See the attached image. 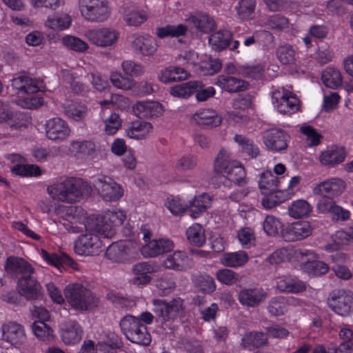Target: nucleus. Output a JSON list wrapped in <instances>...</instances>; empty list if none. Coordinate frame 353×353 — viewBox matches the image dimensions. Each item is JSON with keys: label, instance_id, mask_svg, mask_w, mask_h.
I'll use <instances>...</instances> for the list:
<instances>
[{"label": "nucleus", "instance_id": "obj_56", "mask_svg": "<svg viewBox=\"0 0 353 353\" xmlns=\"http://www.w3.org/2000/svg\"><path fill=\"white\" fill-rule=\"evenodd\" d=\"M74 252L80 256L98 255L103 250L101 244H74Z\"/></svg>", "mask_w": 353, "mask_h": 353}, {"label": "nucleus", "instance_id": "obj_49", "mask_svg": "<svg viewBox=\"0 0 353 353\" xmlns=\"http://www.w3.org/2000/svg\"><path fill=\"white\" fill-rule=\"evenodd\" d=\"M58 210L59 214L61 212L68 216V219H63V222L61 223L65 230L74 233L78 232L79 228L76 225V220L74 216L77 211V208L73 206L62 207L59 208Z\"/></svg>", "mask_w": 353, "mask_h": 353}, {"label": "nucleus", "instance_id": "obj_53", "mask_svg": "<svg viewBox=\"0 0 353 353\" xmlns=\"http://www.w3.org/2000/svg\"><path fill=\"white\" fill-rule=\"evenodd\" d=\"M70 150L76 154L91 156L95 152V145L92 141H73L71 143Z\"/></svg>", "mask_w": 353, "mask_h": 353}, {"label": "nucleus", "instance_id": "obj_26", "mask_svg": "<svg viewBox=\"0 0 353 353\" xmlns=\"http://www.w3.org/2000/svg\"><path fill=\"white\" fill-rule=\"evenodd\" d=\"M212 205V198L206 193L194 196V198L189 202L188 210L192 218L196 219L207 210Z\"/></svg>", "mask_w": 353, "mask_h": 353}, {"label": "nucleus", "instance_id": "obj_24", "mask_svg": "<svg viewBox=\"0 0 353 353\" xmlns=\"http://www.w3.org/2000/svg\"><path fill=\"white\" fill-rule=\"evenodd\" d=\"M195 122L203 127L212 128L222 123V118L212 109H202L193 115Z\"/></svg>", "mask_w": 353, "mask_h": 353}, {"label": "nucleus", "instance_id": "obj_27", "mask_svg": "<svg viewBox=\"0 0 353 353\" xmlns=\"http://www.w3.org/2000/svg\"><path fill=\"white\" fill-rule=\"evenodd\" d=\"M64 114L74 121L83 120L88 113L87 106L80 102L74 101H65L61 105Z\"/></svg>", "mask_w": 353, "mask_h": 353}, {"label": "nucleus", "instance_id": "obj_6", "mask_svg": "<svg viewBox=\"0 0 353 353\" xmlns=\"http://www.w3.org/2000/svg\"><path fill=\"white\" fill-rule=\"evenodd\" d=\"M63 292L69 305L78 312L91 310L99 304V299L96 295L81 283L69 284Z\"/></svg>", "mask_w": 353, "mask_h": 353}, {"label": "nucleus", "instance_id": "obj_22", "mask_svg": "<svg viewBox=\"0 0 353 353\" xmlns=\"http://www.w3.org/2000/svg\"><path fill=\"white\" fill-rule=\"evenodd\" d=\"M163 264L165 268L176 271H187L194 265L192 260L185 253L179 251L168 255Z\"/></svg>", "mask_w": 353, "mask_h": 353}, {"label": "nucleus", "instance_id": "obj_7", "mask_svg": "<svg viewBox=\"0 0 353 353\" xmlns=\"http://www.w3.org/2000/svg\"><path fill=\"white\" fill-rule=\"evenodd\" d=\"M121 331L126 338L134 343L148 345L151 342V335L139 318L128 314L120 321Z\"/></svg>", "mask_w": 353, "mask_h": 353}, {"label": "nucleus", "instance_id": "obj_59", "mask_svg": "<svg viewBox=\"0 0 353 353\" xmlns=\"http://www.w3.org/2000/svg\"><path fill=\"white\" fill-rule=\"evenodd\" d=\"M65 80L70 85V88L74 94H83L88 91V87L77 80V77L74 73L67 72L65 75Z\"/></svg>", "mask_w": 353, "mask_h": 353}, {"label": "nucleus", "instance_id": "obj_28", "mask_svg": "<svg viewBox=\"0 0 353 353\" xmlns=\"http://www.w3.org/2000/svg\"><path fill=\"white\" fill-rule=\"evenodd\" d=\"M159 45L151 36L138 37L132 42V48L143 56H152L157 50Z\"/></svg>", "mask_w": 353, "mask_h": 353}, {"label": "nucleus", "instance_id": "obj_38", "mask_svg": "<svg viewBox=\"0 0 353 353\" xmlns=\"http://www.w3.org/2000/svg\"><path fill=\"white\" fill-rule=\"evenodd\" d=\"M152 129V125L143 121H135L130 123V126L126 130L128 137L141 139L148 134Z\"/></svg>", "mask_w": 353, "mask_h": 353}, {"label": "nucleus", "instance_id": "obj_20", "mask_svg": "<svg viewBox=\"0 0 353 353\" xmlns=\"http://www.w3.org/2000/svg\"><path fill=\"white\" fill-rule=\"evenodd\" d=\"M2 339L12 345H20L26 340L23 327L16 322H8L2 325Z\"/></svg>", "mask_w": 353, "mask_h": 353}, {"label": "nucleus", "instance_id": "obj_29", "mask_svg": "<svg viewBox=\"0 0 353 353\" xmlns=\"http://www.w3.org/2000/svg\"><path fill=\"white\" fill-rule=\"evenodd\" d=\"M5 269L12 274L25 275L27 273H34L31 265L22 258L10 256L7 259Z\"/></svg>", "mask_w": 353, "mask_h": 353}, {"label": "nucleus", "instance_id": "obj_60", "mask_svg": "<svg viewBox=\"0 0 353 353\" xmlns=\"http://www.w3.org/2000/svg\"><path fill=\"white\" fill-rule=\"evenodd\" d=\"M62 42L69 49L76 52H82L88 48V44L85 41L78 37L70 35L63 37Z\"/></svg>", "mask_w": 353, "mask_h": 353}, {"label": "nucleus", "instance_id": "obj_33", "mask_svg": "<svg viewBox=\"0 0 353 353\" xmlns=\"http://www.w3.org/2000/svg\"><path fill=\"white\" fill-rule=\"evenodd\" d=\"M41 254L45 261L58 269H61L63 265L74 270L78 269L77 263L66 253H62L60 256H58L57 254H50L46 251L42 250Z\"/></svg>", "mask_w": 353, "mask_h": 353}, {"label": "nucleus", "instance_id": "obj_46", "mask_svg": "<svg viewBox=\"0 0 353 353\" xmlns=\"http://www.w3.org/2000/svg\"><path fill=\"white\" fill-rule=\"evenodd\" d=\"M256 0H241L236 7L239 17L243 20L254 17Z\"/></svg>", "mask_w": 353, "mask_h": 353}, {"label": "nucleus", "instance_id": "obj_30", "mask_svg": "<svg viewBox=\"0 0 353 353\" xmlns=\"http://www.w3.org/2000/svg\"><path fill=\"white\" fill-rule=\"evenodd\" d=\"M83 335L81 325L76 321H69L65 324L61 332V339L66 345H73L79 343Z\"/></svg>", "mask_w": 353, "mask_h": 353}, {"label": "nucleus", "instance_id": "obj_9", "mask_svg": "<svg viewBox=\"0 0 353 353\" xmlns=\"http://www.w3.org/2000/svg\"><path fill=\"white\" fill-rule=\"evenodd\" d=\"M153 312L163 321H174L182 316L185 312L184 300L180 297L170 301L155 299L152 300Z\"/></svg>", "mask_w": 353, "mask_h": 353}, {"label": "nucleus", "instance_id": "obj_41", "mask_svg": "<svg viewBox=\"0 0 353 353\" xmlns=\"http://www.w3.org/2000/svg\"><path fill=\"white\" fill-rule=\"evenodd\" d=\"M172 244H143L139 249L144 258L156 257L170 252Z\"/></svg>", "mask_w": 353, "mask_h": 353}, {"label": "nucleus", "instance_id": "obj_19", "mask_svg": "<svg viewBox=\"0 0 353 353\" xmlns=\"http://www.w3.org/2000/svg\"><path fill=\"white\" fill-rule=\"evenodd\" d=\"M45 127L47 137L53 141H63L70 133V129L68 123L59 117H54L47 121Z\"/></svg>", "mask_w": 353, "mask_h": 353}, {"label": "nucleus", "instance_id": "obj_58", "mask_svg": "<svg viewBox=\"0 0 353 353\" xmlns=\"http://www.w3.org/2000/svg\"><path fill=\"white\" fill-rule=\"evenodd\" d=\"M276 56L281 63L288 65L294 62L295 52L292 46L286 44L277 48Z\"/></svg>", "mask_w": 353, "mask_h": 353}, {"label": "nucleus", "instance_id": "obj_2", "mask_svg": "<svg viewBox=\"0 0 353 353\" xmlns=\"http://www.w3.org/2000/svg\"><path fill=\"white\" fill-rule=\"evenodd\" d=\"M316 254L310 250H300L293 245H288L274 252L269 256L270 263H279L285 260L299 265L301 269L312 276H321L329 271L325 263L317 261Z\"/></svg>", "mask_w": 353, "mask_h": 353}, {"label": "nucleus", "instance_id": "obj_34", "mask_svg": "<svg viewBox=\"0 0 353 353\" xmlns=\"http://www.w3.org/2000/svg\"><path fill=\"white\" fill-rule=\"evenodd\" d=\"M131 253V249L126 244H110L106 248L105 256L112 262H122Z\"/></svg>", "mask_w": 353, "mask_h": 353}, {"label": "nucleus", "instance_id": "obj_62", "mask_svg": "<svg viewBox=\"0 0 353 353\" xmlns=\"http://www.w3.org/2000/svg\"><path fill=\"white\" fill-rule=\"evenodd\" d=\"M11 170L13 173L23 176H37L41 173L39 167L34 165H16Z\"/></svg>", "mask_w": 353, "mask_h": 353}, {"label": "nucleus", "instance_id": "obj_43", "mask_svg": "<svg viewBox=\"0 0 353 353\" xmlns=\"http://www.w3.org/2000/svg\"><path fill=\"white\" fill-rule=\"evenodd\" d=\"M193 283L196 288L205 293H212L216 290L214 279L206 274L194 276Z\"/></svg>", "mask_w": 353, "mask_h": 353}, {"label": "nucleus", "instance_id": "obj_47", "mask_svg": "<svg viewBox=\"0 0 353 353\" xmlns=\"http://www.w3.org/2000/svg\"><path fill=\"white\" fill-rule=\"evenodd\" d=\"M217 280L225 285L231 286L240 282L241 279L238 273L230 269H221L216 272Z\"/></svg>", "mask_w": 353, "mask_h": 353}, {"label": "nucleus", "instance_id": "obj_23", "mask_svg": "<svg viewBox=\"0 0 353 353\" xmlns=\"http://www.w3.org/2000/svg\"><path fill=\"white\" fill-rule=\"evenodd\" d=\"M215 84L230 93L244 91L248 86V83L241 79L223 74L218 76Z\"/></svg>", "mask_w": 353, "mask_h": 353}, {"label": "nucleus", "instance_id": "obj_10", "mask_svg": "<svg viewBox=\"0 0 353 353\" xmlns=\"http://www.w3.org/2000/svg\"><path fill=\"white\" fill-rule=\"evenodd\" d=\"M330 307L341 316L353 312V293L345 290H333L328 298Z\"/></svg>", "mask_w": 353, "mask_h": 353}, {"label": "nucleus", "instance_id": "obj_18", "mask_svg": "<svg viewBox=\"0 0 353 353\" xmlns=\"http://www.w3.org/2000/svg\"><path fill=\"white\" fill-rule=\"evenodd\" d=\"M157 266L154 263L143 261L135 263L132 267V272L134 274L131 283L137 286L146 285L152 281L150 274L157 272Z\"/></svg>", "mask_w": 353, "mask_h": 353}, {"label": "nucleus", "instance_id": "obj_13", "mask_svg": "<svg viewBox=\"0 0 353 353\" xmlns=\"http://www.w3.org/2000/svg\"><path fill=\"white\" fill-rule=\"evenodd\" d=\"M268 297L267 290L263 288H243L238 293V301L248 308H255L263 303Z\"/></svg>", "mask_w": 353, "mask_h": 353}, {"label": "nucleus", "instance_id": "obj_45", "mask_svg": "<svg viewBox=\"0 0 353 353\" xmlns=\"http://www.w3.org/2000/svg\"><path fill=\"white\" fill-rule=\"evenodd\" d=\"M292 217L300 219L307 216L312 211L310 205L305 200L294 201L288 208Z\"/></svg>", "mask_w": 353, "mask_h": 353}, {"label": "nucleus", "instance_id": "obj_21", "mask_svg": "<svg viewBox=\"0 0 353 353\" xmlns=\"http://www.w3.org/2000/svg\"><path fill=\"white\" fill-rule=\"evenodd\" d=\"M312 228L308 221H300L293 223L285 229L283 237L285 241H301L311 235Z\"/></svg>", "mask_w": 353, "mask_h": 353}, {"label": "nucleus", "instance_id": "obj_36", "mask_svg": "<svg viewBox=\"0 0 353 353\" xmlns=\"http://www.w3.org/2000/svg\"><path fill=\"white\" fill-rule=\"evenodd\" d=\"M187 77L188 72L183 68L170 66L161 71L159 76V79L163 83H169L173 81L184 80Z\"/></svg>", "mask_w": 353, "mask_h": 353}, {"label": "nucleus", "instance_id": "obj_44", "mask_svg": "<svg viewBox=\"0 0 353 353\" xmlns=\"http://www.w3.org/2000/svg\"><path fill=\"white\" fill-rule=\"evenodd\" d=\"M187 27L183 24L177 26L167 25L165 27L157 28L156 29V34L160 39L165 37H178L185 34Z\"/></svg>", "mask_w": 353, "mask_h": 353}, {"label": "nucleus", "instance_id": "obj_37", "mask_svg": "<svg viewBox=\"0 0 353 353\" xmlns=\"http://www.w3.org/2000/svg\"><path fill=\"white\" fill-rule=\"evenodd\" d=\"M248 255L243 251L225 253L221 258V263L225 267L238 268L244 265L248 261Z\"/></svg>", "mask_w": 353, "mask_h": 353}, {"label": "nucleus", "instance_id": "obj_64", "mask_svg": "<svg viewBox=\"0 0 353 353\" xmlns=\"http://www.w3.org/2000/svg\"><path fill=\"white\" fill-rule=\"evenodd\" d=\"M123 70L131 77H139L144 73V67L133 61H124L121 64Z\"/></svg>", "mask_w": 353, "mask_h": 353}, {"label": "nucleus", "instance_id": "obj_39", "mask_svg": "<svg viewBox=\"0 0 353 353\" xmlns=\"http://www.w3.org/2000/svg\"><path fill=\"white\" fill-rule=\"evenodd\" d=\"M279 183L278 177L272 172L266 171L261 173L259 185L262 194L275 192L279 187Z\"/></svg>", "mask_w": 353, "mask_h": 353}, {"label": "nucleus", "instance_id": "obj_31", "mask_svg": "<svg viewBox=\"0 0 353 353\" xmlns=\"http://www.w3.org/2000/svg\"><path fill=\"white\" fill-rule=\"evenodd\" d=\"M345 157V152L343 148L330 147L322 152L319 157V160L321 163L323 165L334 167L342 163Z\"/></svg>", "mask_w": 353, "mask_h": 353}, {"label": "nucleus", "instance_id": "obj_63", "mask_svg": "<svg viewBox=\"0 0 353 353\" xmlns=\"http://www.w3.org/2000/svg\"><path fill=\"white\" fill-rule=\"evenodd\" d=\"M110 81L115 87L123 90H130L134 85L132 79L123 77L119 72H112Z\"/></svg>", "mask_w": 353, "mask_h": 353}, {"label": "nucleus", "instance_id": "obj_15", "mask_svg": "<svg viewBox=\"0 0 353 353\" xmlns=\"http://www.w3.org/2000/svg\"><path fill=\"white\" fill-rule=\"evenodd\" d=\"M290 136L283 130L272 128L264 132L263 143L270 150L281 152L287 149Z\"/></svg>", "mask_w": 353, "mask_h": 353}, {"label": "nucleus", "instance_id": "obj_25", "mask_svg": "<svg viewBox=\"0 0 353 353\" xmlns=\"http://www.w3.org/2000/svg\"><path fill=\"white\" fill-rule=\"evenodd\" d=\"M133 111L139 118H152L161 114L163 107L157 101L138 102L133 108Z\"/></svg>", "mask_w": 353, "mask_h": 353}, {"label": "nucleus", "instance_id": "obj_57", "mask_svg": "<svg viewBox=\"0 0 353 353\" xmlns=\"http://www.w3.org/2000/svg\"><path fill=\"white\" fill-rule=\"evenodd\" d=\"M48 26L53 30H63L69 28L71 24V19L68 14L56 15L49 17Z\"/></svg>", "mask_w": 353, "mask_h": 353}, {"label": "nucleus", "instance_id": "obj_12", "mask_svg": "<svg viewBox=\"0 0 353 353\" xmlns=\"http://www.w3.org/2000/svg\"><path fill=\"white\" fill-rule=\"evenodd\" d=\"M94 187L106 201H115L123 196L121 187L112 179L106 176L97 178L94 181Z\"/></svg>", "mask_w": 353, "mask_h": 353}, {"label": "nucleus", "instance_id": "obj_14", "mask_svg": "<svg viewBox=\"0 0 353 353\" xmlns=\"http://www.w3.org/2000/svg\"><path fill=\"white\" fill-rule=\"evenodd\" d=\"M85 37L94 45L108 47L117 42L119 33L114 29L104 28L88 30L85 33Z\"/></svg>", "mask_w": 353, "mask_h": 353}, {"label": "nucleus", "instance_id": "obj_1", "mask_svg": "<svg viewBox=\"0 0 353 353\" xmlns=\"http://www.w3.org/2000/svg\"><path fill=\"white\" fill-rule=\"evenodd\" d=\"M125 219L123 211H108L105 214L90 215L84 223L86 233L78 237L80 243L102 241V239H112L115 234V227L121 225Z\"/></svg>", "mask_w": 353, "mask_h": 353}, {"label": "nucleus", "instance_id": "obj_32", "mask_svg": "<svg viewBox=\"0 0 353 353\" xmlns=\"http://www.w3.org/2000/svg\"><path fill=\"white\" fill-rule=\"evenodd\" d=\"M187 21L193 24L197 30L204 33L213 31L216 27L214 20L208 14L197 13L190 17Z\"/></svg>", "mask_w": 353, "mask_h": 353}, {"label": "nucleus", "instance_id": "obj_40", "mask_svg": "<svg viewBox=\"0 0 353 353\" xmlns=\"http://www.w3.org/2000/svg\"><path fill=\"white\" fill-rule=\"evenodd\" d=\"M232 40V34L228 30H219L212 34L209 37V43L215 50L225 49Z\"/></svg>", "mask_w": 353, "mask_h": 353}, {"label": "nucleus", "instance_id": "obj_16", "mask_svg": "<svg viewBox=\"0 0 353 353\" xmlns=\"http://www.w3.org/2000/svg\"><path fill=\"white\" fill-rule=\"evenodd\" d=\"M33 274L22 275L17 283L19 293L28 299H37L41 296V286L33 276Z\"/></svg>", "mask_w": 353, "mask_h": 353}, {"label": "nucleus", "instance_id": "obj_3", "mask_svg": "<svg viewBox=\"0 0 353 353\" xmlns=\"http://www.w3.org/2000/svg\"><path fill=\"white\" fill-rule=\"evenodd\" d=\"M11 86L18 94H27L28 96L19 99L17 101L18 105L23 108L32 109L41 106L43 100L41 97L32 95L36 92L43 91V82L41 80L29 77L26 72H22L12 79Z\"/></svg>", "mask_w": 353, "mask_h": 353}, {"label": "nucleus", "instance_id": "obj_4", "mask_svg": "<svg viewBox=\"0 0 353 353\" xmlns=\"http://www.w3.org/2000/svg\"><path fill=\"white\" fill-rule=\"evenodd\" d=\"M47 192L54 199L72 203L81 197L89 196L92 188L86 181L81 179L68 178L49 185Z\"/></svg>", "mask_w": 353, "mask_h": 353}, {"label": "nucleus", "instance_id": "obj_42", "mask_svg": "<svg viewBox=\"0 0 353 353\" xmlns=\"http://www.w3.org/2000/svg\"><path fill=\"white\" fill-rule=\"evenodd\" d=\"M268 336L263 332H250L244 335L242 339V345L245 348L260 347L266 345Z\"/></svg>", "mask_w": 353, "mask_h": 353}, {"label": "nucleus", "instance_id": "obj_5", "mask_svg": "<svg viewBox=\"0 0 353 353\" xmlns=\"http://www.w3.org/2000/svg\"><path fill=\"white\" fill-rule=\"evenodd\" d=\"M214 172L240 187L248 183L243 165L236 161L231 160L229 152L224 148L220 150L214 160Z\"/></svg>", "mask_w": 353, "mask_h": 353}, {"label": "nucleus", "instance_id": "obj_54", "mask_svg": "<svg viewBox=\"0 0 353 353\" xmlns=\"http://www.w3.org/2000/svg\"><path fill=\"white\" fill-rule=\"evenodd\" d=\"M196 85L193 86V94L196 93V99L198 101H205L215 94V89L212 86L205 85L199 81H194Z\"/></svg>", "mask_w": 353, "mask_h": 353}, {"label": "nucleus", "instance_id": "obj_17", "mask_svg": "<svg viewBox=\"0 0 353 353\" xmlns=\"http://www.w3.org/2000/svg\"><path fill=\"white\" fill-rule=\"evenodd\" d=\"M345 189V181L340 178H330L318 184L313 189L315 195L336 197Z\"/></svg>", "mask_w": 353, "mask_h": 353}, {"label": "nucleus", "instance_id": "obj_50", "mask_svg": "<svg viewBox=\"0 0 353 353\" xmlns=\"http://www.w3.org/2000/svg\"><path fill=\"white\" fill-rule=\"evenodd\" d=\"M32 330L34 335L41 341L48 342L53 339V330L45 322H34Z\"/></svg>", "mask_w": 353, "mask_h": 353}, {"label": "nucleus", "instance_id": "obj_55", "mask_svg": "<svg viewBox=\"0 0 353 353\" xmlns=\"http://www.w3.org/2000/svg\"><path fill=\"white\" fill-rule=\"evenodd\" d=\"M234 140L242 146L243 151L252 158H255L259 154V149L257 145L254 143L253 141L241 134H236Z\"/></svg>", "mask_w": 353, "mask_h": 353}, {"label": "nucleus", "instance_id": "obj_52", "mask_svg": "<svg viewBox=\"0 0 353 353\" xmlns=\"http://www.w3.org/2000/svg\"><path fill=\"white\" fill-rule=\"evenodd\" d=\"M268 310L273 316L283 315L287 311L286 299L283 296L272 298L269 301Z\"/></svg>", "mask_w": 353, "mask_h": 353}, {"label": "nucleus", "instance_id": "obj_8", "mask_svg": "<svg viewBox=\"0 0 353 353\" xmlns=\"http://www.w3.org/2000/svg\"><path fill=\"white\" fill-rule=\"evenodd\" d=\"M82 17L88 21L103 23L110 15V8L107 0H79Z\"/></svg>", "mask_w": 353, "mask_h": 353}, {"label": "nucleus", "instance_id": "obj_35", "mask_svg": "<svg viewBox=\"0 0 353 353\" xmlns=\"http://www.w3.org/2000/svg\"><path fill=\"white\" fill-rule=\"evenodd\" d=\"M321 80L325 86L331 89L338 88L343 82L341 72L338 69L332 67L326 68L323 70Z\"/></svg>", "mask_w": 353, "mask_h": 353}, {"label": "nucleus", "instance_id": "obj_51", "mask_svg": "<svg viewBox=\"0 0 353 353\" xmlns=\"http://www.w3.org/2000/svg\"><path fill=\"white\" fill-rule=\"evenodd\" d=\"M264 65L259 64L256 65L239 66V74L244 77L252 79H261L264 76Z\"/></svg>", "mask_w": 353, "mask_h": 353}, {"label": "nucleus", "instance_id": "obj_48", "mask_svg": "<svg viewBox=\"0 0 353 353\" xmlns=\"http://www.w3.org/2000/svg\"><path fill=\"white\" fill-rule=\"evenodd\" d=\"M196 85L194 81L179 83L170 87V94L174 97L188 98L193 94V86Z\"/></svg>", "mask_w": 353, "mask_h": 353}, {"label": "nucleus", "instance_id": "obj_61", "mask_svg": "<svg viewBox=\"0 0 353 353\" xmlns=\"http://www.w3.org/2000/svg\"><path fill=\"white\" fill-rule=\"evenodd\" d=\"M186 235L190 243H204V230L200 224L196 223L190 227L186 231Z\"/></svg>", "mask_w": 353, "mask_h": 353}, {"label": "nucleus", "instance_id": "obj_11", "mask_svg": "<svg viewBox=\"0 0 353 353\" xmlns=\"http://www.w3.org/2000/svg\"><path fill=\"white\" fill-rule=\"evenodd\" d=\"M272 99L274 108L283 114H293L299 108V99L283 88L273 92Z\"/></svg>", "mask_w": 353, "mask_h": 353}]
</instances>
